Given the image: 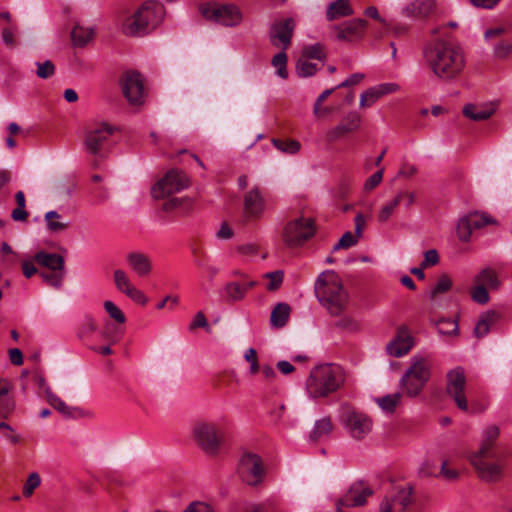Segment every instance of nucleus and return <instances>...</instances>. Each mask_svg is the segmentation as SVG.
Returning a JSON list of instances; mask_svg holds the SVG:
<instances>
[{"mask_svg": "<svg viewBox=\"0 0 512 512\" xmlns=\"http://www.w3.org/2000/svg\"><path fill=\"white\" fill-rule=\"evenodd\" d=\"M165 14L164 6L157 1H146L122 24V31L127 36H139L157 28Z\"/></svg>", "mask_w": 512, "mask_h": 512, "instance_id": "nucleus-3", "label": "nucleus"}, {"mask_svg": "<svg viewBox=\"0 0 512 512\" xmlns=\"http://www.w3.org/2000/svg\"><path fill=\"white\" fill-rule=\"evenodd\" d=\"M318 70L317 64L310 62L308 59L301 57L296 66L298 76L306 78L316 74Z\"/></svg>", "mask_w": 512, "mask_h": 512, "instance_id": "nucleus-42", "label": "nucleus"}, {"mask_svg": "<svg viewBox=\"0 0 512 512\" xmlns=\"http://www.w3.org/2000/svg\"><path fill=\"white\" fill-rule=\"evenodd\" d=\"M190 206H191V201L189 199L172 198L163 204V209L165 211H170V210H174V209H180L181 211H185L186 208H188Z\"/></svg>", "mask_w": 512, "mask_h": 512, "instance_id": "nucleus-52", "label": "nucleus"}, {"mask_svg": "<svg viewBox=\"0 0 512 512\" xmlns=\"http://www.w3.org/2000/svg\"><path fill=\"white\" fill-rule=\"evenodd\" d=\"M419 475L421 477H438L436 465L432 461H424L419 468Z\"/></svg>", "mask_w": 512, "mask_h": 512, "instance_id": "nucleus-60", "label": "nucleus"}, {"mask_svg": "<svg viewBox=\"0 0 512 512\" xmlns=\"http://www.w3.org/2000/svg\"><path fill=\"white\" fill-rule=\"evenodd\" d=\"M354 11L349 0H336L329 4L326 17L329 21H333L342 17L353 15Z\"/></svg>", "mask_w": 512, "mask_h": 512, "instance_id": "nucleus-31", "label": "nucleus"}, {"mask_svg": "<svg viewBox=\"0 0 512 512\" xmlns=\"http://www.w3.org/2000/svg\"><path fill=\"white\" fill-rule=\"evenodd\" d=\"M366 26V20L357 18L341 25L333 26V30L336 33L337 40L352 42L363 36Z\"/></svg>", "mask_w": 512, "mask_h": 512, "instance_id": "nucleus-21", "label": "nucleus"}, {"mask_svg": "<svg viewBox=\"0 0 512 512\" xmlns=\"http://www.w3.org/2000/svg\"><path fill=\"white\" fill-rule=\"evenodd\" d=\"M436 9L435 0H414L404 8V13L410 17L424 18Z\"/></svg>", "mask_w": 512, "mask_h": 512, "instance_id": "nucleus-26", "label": "nucleus"}, {"mask_svg": "<svg viewBox=\"0 0 512 512\" xmlns=\"http://www.w3.org/2000/svg\"><path fill=\"white\" fill-rule=\"evenodd\" d=\"M290 306L286 303H278L271 312L270 321L274 327H283L290 315Z\"/></svg>", "mask_w": 512, "mask_h": 512, "instance_id": "nucleus-35", "label": "nucleus"}, {"mask_svg": "<svg viewBox=\"0 0 512 512\" xmlns=\"http://www.w3.org/2000/svg\"><path fill=\"white\" fill-rule=\"evenodd\" d=\"M244 358L247 362L250 363V373L252 375L257 374L260 371V367L258 364L257 352L254 348H249L246 350Z\"/></svg>", "mask_w": 512, "mask_h": 512, "instance_id": "nucleus-56", "label": "nucleus"}, {"mask_svg": "<svg viewBox=\"0 0 512 512\" xmlns=\"http://www.w3.org/2000/svg\"><path fill=\"white\" fill-rule=\"evenodd\" d=\"M438 332L444 335H451L458 333V324L454 320H443L438 323Z\"/></svg>", "mask_w": 512, "mask_h": 512, "instance_id": "nucleus-55", "label": "nucleus"}, {"mask_svg": "<svg viewBox=\"0 0 512 512\" xmlns=\"http://www.w3.org/2000/svg\"><path fill=\"white\" fill-rule=\"evenodd\" d=\"M192 433L197 445L206 454L215 456L219 453L224 435L218 425L206 421L197 422Z\"/></svg>", "mask_w": 512, "mask_h": 512, "instance_id": "nucleus-8", "label": "nucleus"}, {"mask_svg": "<svg viewBox=\"0 0 512 512\" xmlns=\"http://www.w3.org/2000/svg\"><path fill=\"white\" fill-rule=\"evenodd\" d=\"M94 36V30L91 27H85L76 24L71 31V39L75 46H85Z\"/></svg>", "mask_w": 512, "mask_h": 512, "instance_id": "nucleus-34", "label": "nucleus"}, {"mask_svg": "<svg viewBox=\"0 0 512 512\" xmlns=\"http://www.w3.org/2000/svg\"><path fill=\"white\" fill-rule=\"evenodd\" d=\"M400 399V393H393L377 398L376 402L383 411L392 413L395 411L398 403L400 402Z\"/></svg>", "mask_w": 512, "mask_h": 512, "instance_id": "nucleus-40", "label": "nucleus"}, {"mask_svg": "<svg viewBox=\"0 0 512 512\" xmlns=\"http://www.w3.org/2000/svg\"><path fill=\"white\" fill-rule=\"evenodd\" d=\"M431 365L422 356H413L410 367L400 380V386L404 393L410 397L417 396L430 378Z\"/></svg>", "mask_w": 512, "mask_h": 512, "instance_id": "nucleus-6", "label": "nucleus"}, {"mask_svg": "<svg viewBox=\"0 0 512 512\" xmlns=\"http://www.w3.org/2000/svg\"><path fill=\"white\" fill-rule=\"evenodd\" d=\"M458 224H497V221L485 212L473 211L461 216Z\"/></svg>", "mask_w": 512, "mask_h": 512, "instance_id": "nucleus-36", "label": "nucleus"}, {"mask_svg": "<svg viewBox=\"0 0 512 512\" xmlns=\"http://www.w3.org/2000/svg\"><path fill=\"white\" fill-rule=\"evenodd\" d=\"M315 292L331 315H339L347 305V293L333 271L320 274L315 283Z\"/></svg>", "mask_w": 512, "mask_h": 512, "instance_id": "nucleus-4", "label": "nucleus"}, {"mask_svg": "<svg viewBox=\"0 0 512 512\" xmlns=\"http://www.w3.org/2000/svg\"><path fill=\"white\" fill-rule=\"evenodd\" d=\"M189 184V178L184 172L172 169L152 187L151 194L155 199H162L180 192L187 188Z\"/></svg>", "mask_w": 512, "mask_h": 512, "instance_id": "nucleus-11", "label": "nucleus"}, {"mask_svg": "<svg viewBox=\"0 0 512 512\" xmlns=\"http://www.w3.org/2000/svg\"><path fill=\"white\" fill-rule=\"evenodd\" d=\"M381 98L375 86L364 91L360 96V107L366 108L371 107L374 103H376Z\"/></svg>", "mask_w": 512, "mask_h": 512, "instance_id": "nucleus-47", "label": "nucleus"}, {"mask_svg": "<svg viewBox=\"0 0 512 512\" xmlns=\"http://www.w3.org/2000/svg\"><path fill=\"white\" fill-rule=\"evenodd\" d=\"M411 503V488H397L380 504L379 512H404Z\"/></svg>", "mask_w": 512, "mask_h": 512, "instance_id": "nucleus-17", "label": "nucleus"}, {"mask_svg": "<svg viewBox=\"0 0 512 512\" xmlns=\"http://www.w3.org/2000/svg\"><path fill=\"white\" fill-rule=\"evenodd\" d=\"M383 178V168L372 174L365 182L364 188L367 191L373 190L376 186L379 185V183L382 181Z\"/></svg>", "mask_w": 512, "mask_h": 512, "instance_id": "nucleus-63", "label": "nucleus"}, {"mask_svg": "<svg viewBox=\"0 0 512 512\" xmlns=\"http://www.w3.org/2000/svg\"><path fill=\"white\" fill-rule=\"evenodd\" d=\"M15 199L17 208L12 211L11 217L14 221L17 222L25 221L27 218V212L25 210L26 201L23 191H18L15 195Z\"/></svg>", "mask_w": 512, "mask_h": 512, "instance_id": "nucleus-41", "label": "nucleus"}, {"mask_svg": "<svg viewBox=\"0 0 512 512\" xmlns=\"http://www.w3.org/2000/svg\"><path fill=\"white\" fill-rule=\"evenodd\" d=\"M362 227L363 226H356L355 233L350 231L344 233L339 241L333 246V251L335 252L340 249H348L354 246L362 235Z\"/></svg>", "mask_w": 512, "mask_h": 512, "instance_id": "nucleus-37", "label": "nucleus"}, {"mask_svg": "<svg viewBox=\"0 0 512 512\" xmlns=\"http://www.w3.org/2000/svg\"><path fill=\"white\" fill-rule=\"evenodd\" d=\"M455 234L461 242H469L472 234V226H455Z\"/></svg>", "mask_w": 512, "mask_h": 512, "instance_id": "nucleus-62", "label": "nucleus"}, {"mask_svg": "<svg viewBox=\"0 0 512 512\" xmlns=\"http://www.w3.org/2000/svg\"><path fill=\"white\" fill-rule=\"evenodd\" d=\"M424 59L433 75L441 81L459 78L466 67V56L461 46L437 41L424 49Z\"/></svg>", "mask_w": 512, "mask_h": 512, "instance_id": "nucleus-1", "label": "nucleus"}, {"mask_svg": "<svg viewBox=\"0 0 512 512\" xmlns=\"http://www.w3.org/2000/svg\"><path fill=\"white\" fill-rule=\"evenodd\" d=\"M437 474L438 477H443L446 480H456L459 477V472L457 470L448 467L447 460L442 461L441 469Z\"/></svg>", "mask_w": 512, "mask_h": 512, "instance_id": "nucleus-58", "label": "nucleus"}, {"mask_svg": "<svg viewBox=\"0 0 512 512\" xmlns=\"http://www.w3.org/2000/svg\"><path fill=\"white\" fill-rule=\"evenodd\" d=\"M36 75L41 79H48L55 73V66L50 60L36 62Z\"/></svg>", "mask_w": 512, "mask_h": 512, "instance_id": "nucleus-50", "label": "nucleus"}, {"mask_svg": "<svg viewBox=\"0 0 512 512\" xmlns=\"http://www.w3.org/2000/svg\"><path fill=\"white\" fill-rule=\"evenodd\" d=\"M414 345V338L407 327H399L394 339L388 343L387 352L393 357L406 355Z\"/></svg>", "mask_w": 512, "mask_h": 512, "instance_id": "nucleus-22", "label": "nucleus"}, {"mask_svg": "<svg viewBox=\"0 0 512 512\" xmlns=\"http://www.w3.org/2000/svg\"><path fill=\"white\" fill-rule=\"evenodd\" d=\"M315 232V226H284L281 236L286 246L294 248L311 239Z\"/></svg>", "mask_w": 512, "mask_h": 512, "instance_id": "nucleus-19", "label": "nucleus"}, {"mask_svg": "<svg viewBox=\"0 0 512 512\" xmlns=\"http://www.w3.org/2000/svg\"><path fill=\"white\" fill-rule=\"evenodd\" d=\"M123 93L131 105L138 106L143 103L144 87L139 73L127 74L123 83Z\"/></svg>", "mask_w": 512, "mask_h": 512, "instance_id": "nucleus-23", "label": "nucleus"}, {"mask_svg": "<svg viewBox=\"0 0 512 512\" xmlns=\"http://www.w3.org/2000/svg\"><path fill=\"white\" fill-rule=\"evenodd\" d=\"M339 422L344 427L348 435L357 441L364 440L373 429V421L371 417L349 405L341 406Z\"/></svg>", "mask_w": 512, "mask_h": 512, "instance_id": "nucleus-7", "label": "nucleus"}, {"mask_svg": "<svg viewBox=\"0 0 512 512\" xmlns=\"http://www.w3.org/2000/svg\"><path fill=\"white\" fill-rule=\"evenodd\" d=\"M493 51L497 58L507 57L512 53V40L500 41L494 46Z\"/></svg>", "mask_w": 512, "mask_h": 512, "instance_id": "nucleus-54", "label": "nucleus"}, {"mask_svg": "<svg viewBox=\"0 0 512 512\" xmlns=\"http://www.w3.org/2000/svg\"><path fill=\"white\" fill-rule=\"evenodd\" d=\"M416 195L412 191H399L393 198L386 201L378 212L377 219L380 222H386L396 213L399 207L409 208L415 203Z\"/></svg>", "mask_w": 512, "mask_h": 512, "instance_id": "nucleus-15", "label": "nucleus"}, {"mask_svg": "<svg viewBox=\"0 0 512 512\" xmlns=\"http://www.w3.org/2000/svg\"><path fill=\"white\" fill-rule=\"evenodd\" d=\"M500 314L497 311L489 310L481 314L479 320L474 328V334L477 338H482L488 334L492 325L500 319Z\"/></svg>", "mask_w": 512, "mask_h": 512, "instance_id": "nucleus-30", "label": "nucleus"}, {"mask_svg": "<svg viewBox=\"0 0 512 512\" xmlns=\"http://www.w3.org/2000/svg\"><path fill=\"white\" fill-rule=\"evenodd\" d=\"M184 512H215L214 509L207 503L195 501L188 505Z\"/></svg>", "mask_w": 512, "mask_h": 512, "instance_id": "nucleus-64", "label": "nucleus"}, {"mask_svg": "<svg viewBox=\"0 0 512 512\" xmlns=\"http://www.w3.org/2000/svg\"><path fill=\"white\" fill-rule=\"evenodd\" d=\"M244 212L251 220H257L266 209V199L258 186L251 188L243 198Z\"/></svg>", "mask_w": 512, "mask_h": 512, "instance_id": "nucleus-20", "label": "nucleus"}, {"mask_svg": "<svg viewBox=\"0 0 512 512\" xmlns=\"http://www.w3.org/2000/svg\"><path fill=\"white\" fill-rule=\"evenodd\" d=\"M41 479L38 473H31L23 487V495L30 497L34 490L40 485Z\"/></svg>", "mask_w": 512, "mask_h": 512, "instance_id": "nucleus-53", "label": "nucleus"}, {"mask_svg": "<svg viewBox=\"0 0 512 512\" xmlns=\"http://www.w3.org/2000/svg\"><path fill=\"white\" fill-rule=\"evenodd\" d=\"M306 59H317L321 60L325 58V52L323 50V46L321 44H314L306 46L303 49L302 56Z\"/></svg>", "mask_w": 512, "mask_h": 512, "instance_id": "nucleus-51", "label": "nucleus"}, {"mask_svg": "<svg viewBox=\"0 0 512 512\" xmlns=\"http://www.w3.org/2000/svg\"><path fill=\"white\" fill-rule=\"evenodd\" d=\"M452 287V279L447 274H442L435 286L431 289L430 297L433 299L438 294H443L448 292Z\"/></svg>", "mask_w": 512, "mask_h": 512, "instance_id": "nucleus-45", "label": "nucleus"}, {"mask_svg": "<svg viewBox=\"0 0 512 512\" xmlns=\"http://www.w3.org/2000/svg\"><path fill=\"white\" fill-rule=\"evenodd\" d=\"M287 60V54L283 49L272 58V66L276 69V75L282 79H287L289 75Z\"/></svg>", "mask_w": 512, "mask_h": 512, "instance_id": "nucleus-39", "label": "nucleus"}, {"mask_svg": "<svg viewBox=\"0 0 512 512\" xmlns=\"http://www.w3.org/2000/svg\"><path fill=\"white\" fill-rule=\"evenodd\" d=\"M104 309L108 315L114 319L117 323L123 324L126 321V317L121 309L116 306L112 301L106 300L104 302Z\"/></svg>", "mask_w": 512, "mask_h": 512, "instance_id": "nucleus-49", "label": "nucleus"}, {"mask_svg": "<svg viewBox=\"0 0 512 512\" xmlns=\"http://www.w3.org/2000/svg\"><path fill=\"white\" fill-rule=\"evenodd\" d=\"M336 326L351 332L359 330V324L357 321L348 316L340 318L337 321Z\"/></svg>", "mask_w": 512, "mask_h": 512, "instance_id": "nucleus-59", "label": "nucleus"}, {"mask_svg": "<svg viewBox=\"0 0 512 512\" xmlns=\"http://www.w3.org/2000/svg\"><path fill=\"white\" fill-rule=\"evenodd\" d=\"M220 296L226 302H239L246 296V287H243L241 283L229 281L220 291Z\"/></svg>", "mask_w": 512, "mask_h": 512, "instance_id": "nucleus-29", "label": "nucleus"}, {"mask_svg": "<svg viewBox=\"0 0 512 512\" xmlns=\"http://www.w3.org/2000/svg\"><path fill=\"white\" fill-rule=\"evenodd\" d=\"M499 436L500 428L495 424L488 425L482 431L479 448L469 456L477 476L487 483L499 482L504 477L506 462L494 452Z\"/></svg>", "mask_w": 512, "mask_h": 512, "instance_id": "nucleus-2", "label": "nucleus"}, {"mask_svg": "<svg viewBox=\"0 0 512 512\" xmlns=\"http://www.w3.org/2000/svg\"><path fill=\"white\" fill-rule=\"evenodd\" d=\"M295 29V21L293 18H286L274 22L270 29L271 43L283 50H287L291 44L292 36Z\"/></svg>", "mask_w": 512, "mask_h": 512, "instance_id": "nucleus-16", "label": "nucleus"}, {"mask_svg": "<svg viewBox=\"0 0 512 512\" xmlns=\"http://www.w3.org/2000/svg\"><path fill=\"white\" fill-rule=\"evenodd\" d=\"M272 143L278 150L287 154H296L301 148V144L297 140L273 139Z\"/></svg>", "mask_w": 512, "mask_h": 512, "instance_id": "nucleus-43", "label": "nucleus"}, {"mask_svg": "<svg viewBox=\"0 0 512 512\" xmlns=\"http://www.w3.org/2000/svg\"><path fill=\"white\" fill-rule=\"evenodd\" d=\"M370 495H372L371 489L362 482H357L351 486L346 495L340 498L337 503L339 507L362 506Z\"/></svg>", "mask_w": 512, "mask_h": 512, "instance_id": "nucleus-24", "label": "nucleus"}, {"mask_svg": "<svg viewBox=\"0 0 512 512\" xmlns=\"http://www.w3.org/2000/svg\"><path fill=\"white\" fill-rule=\"evenodd\" d=\"M46 399L53 408L58 410L64 416H72L73 415V411L75 409L66 405V403L61 398H59L57 395H55L50 390V388H46Z\"/></svg>", "mask_w": 512, "mask_h": 512, "instance_id": "nucleus-38", "label": "nucleus"}, {"mask_svg": "<svg viewBox=\"0 0 512 512\" xmlns=\"http://www.w3.org/2000/svg\"><path fill=\"white\" fill-rule=\"evenodd\" d=\"M494 113V109L488 106L468 104L463 108L465 117L473 121H484L489 119Z\"/></svg>", "mask_w": 512, "mask_h": 512, "instance_id": "nucleus-33", "label": "nucleus"}, {"mask_svg": "<svg viewBox=\"0 0 512 512\" xmlns=\"http://www.w3.org/2000/svg\"><path fill=\"white\" fill-rule=\"evenodd\" d=\"M344 380L341 367L324 364L311 370L306 382V389L313 398L326 397L337 391L343 385Z\"/></svg>", "mask_w": 512, "mask_h": 512, "instance_id": "nucleus-5", "label": "nucleus"}, {"mask_svg": "<svg viewBox=\"0 0 512 512\" xmlns=\"http://www.w3.org/2000/svg\"><path fill=\"white\" fill-rule=\"evenodd\" d=\"M34 259L40 266L53 271H62L65 268L64 258L55 253L41 251L35 254Z\"/></svg>", "mask_w": 512, "mask_h": 512, "instance_id": "nucleus-28", "label": "nucleus"}, {"mask_svg": "<svg viewBox=\"0 0 512 512\" xmlns=\"http://www.w3.org/2000/svg\"><path fill=\"white\" fill-rule=\"evenodd\" d=\"M15 402L12 397L0 398V417L7 418L14 410Z\"/></svg>", "mask_w": 512, "mask_h": 512, "instance_id": "nucleus-57", "label": "nucleus"}, {"mask_svg": "<svg viewBox=\"0 0 512 512\" xmlns=\"http://www.w3.org/2000/svg\"><path fill=\"white\" fill-rule=\"evenodd\" d=\"M361 116L355 111L349 112L342 121L326 133L328 142H335L346 135L357 131L361 125Z\"/></svg>", "mask_w": 512, "mask_h": 512, "instance_id": "nucleus-18", "label": "nucleus"}, {"mask_svg": "<svg viewBox=\"0 0 512 512\" xmlns=\"http://www.w3.org/2000/svg\"><path fill=\"white\" fill-rule=\"evenodd\" d=\"M446 392L460 410L468 411L466 376L461 367H456L447 373Z\"/></svg>", "mask_w": 512, "mask_h": 512, "instance_id": "nucleus-12", "label": "nucleus"}, {"mask_svg": "<svg viewBox=\"0 0 512 512\" xmlns=\"http://www.w3.org/2000/svg\"><path fill=\"white\" fill-rule=\"evenodd\" d=\"M470 296L474 302L482 305L488 303L490 299L488 288L479 284L471 289Z\"/></svg>", "mask_w": 512, "mask_h": 512, "instance_id": "nucleus-48", "label": "nucleus"}, {"mask_svg": "<svg viewBox=\"0 0 512 512\" xmlns=\"http://www.w3.org/2000/svg\"><path fill=\"white\" fill-rule=\"evenodd\" d=\"M64 275H65V270H62V271L51 270L50 272L40 273V276L42 277L43 281L56 289H59L62 286Z\"/></svg>", "mask_w": 512, "mask_h": 512, "instance_id": "nucleus-44", "label": "nucleus"}, {"mask_svg": "<svg viewBox=\"0 0 512 512\" xmlns=\"http://www.w3.org/2000/svg\"><path fill=\"white\" fill-rule=\"evenodd\" d=\"M474 282L475 284L483 285L490 290H497L501 285L496 271L490 267L480 270L474 277Z\"/></svg>", "mask_w": 512, "mask_h": 512, "instance_id": "nucleus-32", "label": "nucleus"}, {"mask_svg": "<svg viewBox=\"0 0 512 512\" xmlns=\"http://www.w3.org/2000/svg\"><path fill=\"white\" fill-rule=\"evenodd\" d=\"M113 281L116 289L135 303L142 306L148 303V297L132 283L125 270L115 269L113 272Z\"/></svg>", "mask_w": 512, "mask_h": 512, "instance_id": "nucleus-13", "label": "nucleus"}, {"mask_svg": "<svg viewBox=\"0 0 512 512\" xmlns=\"http://www.w3.org/2000/svg\"><path fill=\"white\" fill-rule=\"evenodd\" d=\"M240 479L249 486L260 485L266 475L262 458L253 452H244L237 466Z\"/></svg>", "mask_w": 512, "mask_h": 512, "instance_id": "nucleus-9", "label": "nucleus"}, {"mask_svg": "<svg viewBox=\"0 0 512 512\" xmlns=\"http://www.w3.org/2000/svg\"><path fill=\"white\" fill-rule=\"evenodd\" d=\"M334 429V424L331 417L325 416L317 420L314 427L309 433V440L317 442L321 439L328 438Z\"/></svg>", "mask_w": 512, "mask_h": 512, "instance_id": "nucleus-27", "label": "nucleus"}, {"mask_svg": "<svg viewBox=\"0 0 512 512\" xmlns=\"http://www.w3.org/2000/svg\"><path fill=\"white\" fill-rule=\"evenodd\" d=\"M114 127L106 122L92 125L86 132L85 147L92 153L97 154L113 134Z\"/></svg>", "mask_w": 512, "mask_h": 512, "instance_id": "nucleus-14", "label": "nucleus"}, {"mask_svg": "<svg viewBox=\"0 0 512 512\" xmlns=\"http://www.w3.org/2000/svg\"><path fill=\"white\" fill-rule=\"evenodd\" d=\"M375 88L380 96L383 97L385 95L398 92L400 90V85L395 82H388L375 85Z\"/></svg>", "mask_w": 512, "mask_h": 512, "instance_id": "nucleus-61", "label": "nucleus"}, {"mask_svg": "<svg viewBox=\"0 0 512 512\" xmlns=\"http://www.w3.org/2000/svg\"><path fill=\"white\" fill-rule=\"evenodd\" d=\"M263 278L269 280L266 286L267 290L276 291L280 288V286L283 283L284 273L281 270L267 272L263 275Z\"/></svg>", "mask_w": 512, "mask_h": 512, "instance_id": "nucleus-46", "label": "nucleus"}, {"mask_svg": "<svg viewBox=\"0 0 512 512\" xmlns=\"http://www.w3.org/2000/svg\"><path fill=\"white\" fill-rule=\"evenodd\" d=\"M201 13L205 19L227 27L237 26L242 21L241 11L233 4H207L202 6Z\"/></svg>", "mask_w": 512, "mask_h": 512, "instance_id": "nucleus-10", "label": "nucleus"}, {"mask_svg": "<svg viewBox=\"0 0 512 512\" xmlns=\"http://www.w3.org/2000/svg\"><path fill=\"white\" fill-rule=\"evenodd\" d=\"M130 269L140 278L147 277L152 272V261L149 256L140 252H132L126 256Z\"/></svg>", "mask_w": 512, "mask_h": 512, "instance_id": "nucleus-25", "label": "nucleus"}]
</instances>
